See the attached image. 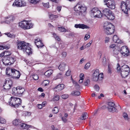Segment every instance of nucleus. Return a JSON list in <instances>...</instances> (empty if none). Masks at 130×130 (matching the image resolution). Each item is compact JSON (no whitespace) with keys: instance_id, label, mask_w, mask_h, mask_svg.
I'll return each mask as SVG.
<instances>
[{"instance_id":"1","label":"nucleus","mask_w":130,"mask_h":130,"mask_svg":"<svg viewBox=\"0 0 130 130\" xmlns=\"http://www.w3.org/2000/svg\"><path fill=\"white\" fill-rule=\"evenodd\" d=\"M86 9L87 8L85 6L78 3L74 7V10L75 11L79 12H76L75 14L78 18H81L85 15Z\"/></svg>"},{"instance_id":"2","label":"nucleus","mask_w":130,"mask_h":130,"mask_svg":"<svg viewBox=\"0 0 130 130\" xmlns=\"http://www.w3.org/2000/svg\"><path fill=\"white\" fill-rule=\"evenodd\" d=\"M29 44L24 41H19L17 43V48L25 52L28 55L32 53L31 49L29 46Z\"/></svg>"},{"instance_id":"3","label":"nucleus","mask_w":130,"mask_h":130,"mask_svg":"<svg viewBox=\"0 0 130 130\" xmlns=\"http://www.w3.org/2000/svg\"><path fill=\"white\" fill-rule=\"evenodd\" d=\"M103 27L104 31L107 34L111 35L114 33L115 29L114 26L111 23L105 22Z\"/></svg>"},{"instance_id":"4","label":"nucleus","mask_w":130,"mask_h":130,"mask_svg":"<svg viewBox=\"0 0 130 130\" xmlns=\"http://www.w3.org/2000/svg\"><path fill=\"white\" fill-rule=\"evenodd\" d=\"M9 102V105L14 107H18L21 102L22 100L20 98L11 97Z\"/></svg>"},{"instance_id":"5","label":"nucleus","mask_w":130,"mask_h":130,"mask_svg":"<svg viewBox=\"0 0 130 130\" xmlns=\"http://www.w3.org/2000/svg\"><path fill=\"white\" fill-rule=\"evenodd\" d=\"M130 69L128 66L125 64L121 67V74L123 77H127L129 74Z\"/></svg>"},{"instance_id":"6","label":"nucleus","mask_w":130,"mask_h":130,"mask_svg":"<svg viewBox=\"0 0 130 130\" xmlns=\"http://www.w3.org/2000/svg\"><path fill=\"white\" fill-rule=\"evenodd\" d=\"M15 61V59L11 57L4 56L2 59L3 63L5 66L12 64Z\"/></svg>"},{"instance_id":"7","label":"nucleus","mask_w":130,"mask_h":130,"mask_svg":"<svg viewBox=\"0 0 130 130\" xmlns=\"http://www.w3.org/2000/svg\"><path fill=\"white\" fill-rule=\"evenodd\" d=\"M102 12L109 20H112L115 19V17L113 13L108 8L104 9L103 10Z\"/></svg>"},{"instance_id":"8","label":"nucleus","mask_w":130,"mask_h":130,"mask_svg":"<svg viewBox=\"0 0 130 130\" xmlns=\"http://www.w3.org/2000/svg\"><path fill=\"white\" fill-rule=\"evenodd\" d=\"M33 25L32 24L25 21H21L19 23V26L24 29H29L32 28Z\"/></svg>"},{"instance_id":"9","label":"nucleus","mask_w":130,"mask_h":130,"mask_svg":"<svg viewBox=\"0 0 130 130\" xmlns=\"http://www.w3.org/2000/svg\"><path fill=\"white\" fill-rule=\"evenodd\" d=\"M107 7L111 9H114L115 8L116 3L114 0H104Z\"/></svg>"},{"instance_id":"10","label":"nucleus","mask_w":130,"mask_h":130,"mask_svg":"<svg viewBox=\"0 0 130 130\" xmlns=\"http://www.w3.org/2000/svg\"><path fill=\"white\" fill-rule=\"evenodd\" d=\"M108 110L110 112H115L117 111V106L115 103L112 102H109L107 103Z\"/></svg>"},{"instance_id":"11","label":"nucleus","mask_w":130,"mask_h":130,"mask_svg":"<svg viewBox=\"0 0 130 130\" xmlns=\"http://www.w3.org/2000/svg\"><path fill=\"white\" fill-rule=\"evenodd\" d=\"M26 5V3L24 0H15L12 4L13 6H15L17 7H21Z\"/></svg>"},{"instance_id":"12","label":"nucleus","mask_w":130,"mask_h":130,"mask_svg":"<svg viewBox=\"0 0 130 130\" xmlns=\"http://www.w3.org/2000/svg\"><path fill=\"white\" fill-rule=\"evenodd\" d=\"M12 81L10 79L6 80L3 86L4 89L7 90H9L12 86Z\"/></svg>"},{"instance_id":"13","label":"nucleus","mask_w":130,"mask_h":130,"mask_svg":"<svg viewBox=\"0 0 130 130\" xmlns=\"http://www.w3.org/2000/svg\"><path fill=\"white\" fill-rule=\"evenodd\" d=\"M126 3L124 1L121 2V8L122 11L126 14V16H128V9Z\"/></svg>"},{"instance_id":"14","label":"nucleus","mask_w":130,"mask_h":130,"mask_svg":"<svg viewBox=\"0 0 130 130\" xmlns=\"http://www.w3.org/2000/svg\"><path fill=\"white\" fill-rule=\"evenodd\" d=\"M120 52L121 54L125 56H127L129 55V51L126 46H123L121 47Z\"/></svg>"},{"instance_id":"15","label":"nucleus","mask_w":130,"mask_h":130,"mask_svg":"<svg viewBox=\"0 0 130 130\" xmlns=\"http://www.w3.org/2000/svg\"><path fill=\"white\" fill-rule=\"evenodd\" d=\"M99 70L98 69H96L92 75V79L94 81H97L99 80Z\"/></svg>"},{"instance_id":"16","label":"nucleus","mask_w":130,"mask_h":130,"mask_svg":"<svg viewBox=\"0 0 130 130\" xmlns=\"http://www.w3.org/2000/svg\"><path fill=\"white\" fill-rule=\"evenodd\" d=\"M65 87V86L64 84H62L56 86L55 87L53 88V89L55 91L58 92L62 90Z\"/></svg>"},{"instance_id":"17","label":"nucleus","mask_w":130,"mask_h":130,"mask_svg":"<svg viewBox=\"0 0 130 130\" xmlns=\"http://www.w3.org/2000/svg\"><path fill=\"white\" fill-rule=\"evenodd\" d=\"M35 43L38 48H41L44 46L40 39H36Z\"/></svg>"},{"instance_id":"18","label":"nucleus","mask_w":130,"mask_h":130,"mask_svg":"<svg viewBox=\"0 0 130 130\" xmlns=\"http://www.w3.org/2000/svg\"><path fill=\"white\" fill-rule=\"evenodd\" d=\"M21 75V74L20 72L15 69L14 71V73H13L12 78H13L15 79H18L19 78Z\"/></svg>"},{"instance_id":"19","label":"nucleus","mask_w":130,"mask_h":130,"mask_svg":"<svg viewBox=\"0 0 130 130\" xmlns=\"http://www.w3.org/2000/svg\"><path fill=\"white\" fill-rule=\"evenodd\" d=\"M18 94L22 95L25 91V89L20 86L17 87L16 88Z\"/></svg>"},{"instance_id":"20","label":"nucleus","mask_w":130,"mask_h":130,"mask_svg":"<svg viewBox=\"0 0 130 130\" xmlns=\"http://www.w3.org/2000/svg\"><path fill=\"white\" fill-rule=\"evenodd\" d=\"M14 69H10L8 68L6 69V74L8 76H12L13 73H14Z\"/></svg>"},{"instance_id":"21","label":"nucleus","mask_w":130,"mask_h":130,"mask_svg":"<svg viewBox=\"0 0 130 130\" xmlns=\"http://www.w3.org/2000/svg\"><path fill=\"white\" fill-rule=\"evenodd\" d=\"M113 40L114 42L117 43H119L121 42L120 40L119 39L117 36L116 35H115L113 36Z\"/></svg>"},{"instance_id":"22","label":"nucleus","mask_w":130,"mask_h":130,"mask_svg":"<svg viewBox=\"0 0 130 130\" xmlns=\"http://www.w3.org/2000/svg\"><path fill=\"white\" fill-rule=\"evenodd\" d=\"M66 64L64 63H61L58 67L60 71H63L65 68Z\"/></svg>"},{"instance_id":"23","label":"nucleus","mask_w":130,"mask_h":130,"mask_svg":"<svg viewBox=\"0 0 130 130\" xmlns=\"http://www.w3.org/2000/svg\"><path fill=\"white\" fill-rule=\"evenodd\" d=\"M96 14H94V17L96 18H101L102 17V13H101V12L98 10L96 11Z\"/></svg>"},{"instance_id":"24","label":"nucleus","mask_w":130,"mask_h":130,"mask_svg":"<svg viewBox=\"0 0 130 130\" xmlns=\"http://www.w3.org/2000/svg\"><path fill=\"white\" fill-rule=\"evenodd\" d=\"M19 126H20L21 128L23 129H28L30 127L29 125H28L24 123H22L21 122Z\"/></svg>"},{"instance_id":"25","label":"nucleus","mask_w":130,"mask_h":130,"mask_svg":"<svg viewBox=\"0 0 130 130\" xmlns=\"http://www.w3.org/2000/svg\"><path fill=\"white\" fill-rule=\"evenodd\" d=\"M53 73V71L52 70H47L44 73V75L47 77H49Z\"/></svg>"},{"instance_id":"26","label":"nucleus","mask_w":130,"mask_h":130,"mask_svg":"<svg viewBox=\"0 0 130 130\" xmlns=\"http://www.w3.org/2000/svg\"><path fill=\"white\" fill-rule=\"evenodd\" d=\"M21 122L19 120H15L13 121V123L15 125L19 126Z\"/></svg>"},{"instance_id":"27","label":"nucleus","mask_w":130,"mask_h":130,"mask_svg":"<svg viewBox=\"0 0 130 130\" xmlns=\"http://www.w3.org/2000/svg\"><path fill=\"white\" fill-rule=\"evenodd\" d=\"M119 52H120L119 50L115 48L113 51V55L116 57H118V56L117 55L119 54Z\"/></svg>"},{"instance_id":"28","label":"nucleus","mask_w":130,"mask_h":130,"mask_svg":"<svg viewBox=\"0 0 130 130\" xmlns=\"http://www.w3.org/2000/svg\"><path fill=\"white\" fill-rule=\"evenodd\" d=\"M98 10V9L97 8H94L92 9L91 11V15L93 16L94 15V14H96V11Z\"/></svg>"},{"instance_id":"29","label":"nucleus","mask_w":130,"mask_h":130,"mask_svg":"<svg viewBox=\"0 0 130 130\" xmlns=\"http://www.w3.org/2000/svg\"><path fill=\"white\" fill-rule=\"evenodd\" d=\"M60 99V96L58 95H55L52 99V100L53 101H56L59 100Z\"/></svg>"},{"instance_id":"30","label":"nucleus","mask_w":130,"mask_h":130,"mask_svg":"<svg viewBox=\"0 0 130 130\" xmlns=\"http://www.w3.org/2000/svg\"><path fill=\"white\" fill-rule=\"evenodd\" d=\"M80 93L78 91H74L72 92L71 94L73 96H78L80 95Z\"/></svg>"},{"instance_id":"31","label":"nucleus","mask_w":130,"mask_h":130,"mask_svg":"<svg viewBox=\"0 0 130 130\" xmlns=\"http://www.w3.org/2000/svg\"><path fill=\"white\" fill-rule=\"evenodd\" d=\"M3 54L4 56L9 57L8 56L11 55V53L9 51H5L2 54Z\"/></svg>"},{"instance_id":"32","label":"nucleus","mask_w":130,"mask_h":130,"mask_svg":"<svg viewBox=\"0 0 130 130\" xmlns=\"http://www.w3.org/2000/svg\"><path fill=\"white\" fill-rule=\"evenodd\" d=\"M58 29L60 32H66V29L63 27H58Z\"/></svg>"},{"instance_id":"33","label":"nucleus","mask_w":130,"mask_h":130,"mask_svg":"<svg viewBox=\"0 0 130 130\" xmlns=\"http://www.w3.org/2000/svg\"><path fill=\"white\" fill-rule=\"evenodd\" d=\"M62 73H60L57 74L56 77V79H57L58 78H61L62 77L63 75Z\"/></svg>"},{"instance_id":"34","label":"nucleus","mask_w":130,"mask_h":130,"mask_svg":"<svg viewBox=\"0 0 130 130\" xmlns=\"http://www.w3.org/2000/svg\"><path fill=\"white\" fill-rule=\"evenodd\" d=\"M39 0H28L29 3L32 4H36L39 1Z\"/></svg>"},{"instance_id":"35","label":"nucleus","mask_w":130,"mask_h":130,"mask_svg":"<svg viewBox=\"0 0 130 130\" xmlns=\"http://www.w3.org/2000/svg\"><path fill=\"white\" fill-rule=\"evenodd\" d=\"M87 115V113H84L80 117V119L82 120H85L86 118Z\"/></svg>"},{"instance_id":"36","label":"nucleus","mask_w":130,"mask_h":130,"mask_svg":"<svg viewBox=\"0 0 130 130\" xmlns=\"http://www.w3.org/2000/svg\"><path fill=\"white\" fill-rule=\"evenodd\" d=\"M89 27L88 26L85 25L84 24H80V28L82 29H84L85 28H89Z\"/></svg>"},{"instance_id":"37","label":"nucleus","mask_w":130,"mask_h":130,"mask_svg":"<svg viewBox=\"0 0 130 130\" xmlns=\"http://www.w3.org/2000/svg\"><path fill=\"white\" fill-rule=\"evenodd\" d=\"M59 111V109L57 107H54L53 110V112L55 113H57Z\"/></svg>"},{"instance_id":"38","label":"nucleus","mask_w":130,"mask_h":130,"mask_svg":"<svg viewBox=\"0 0 130 130\" xmlns=\"http://www.w3.org/2000/svg\"><path fill=\"white\" fill-rule=\"evenodd\" d=\"M90 83V80L88 79L86 80H85L84 82V85L85 86H87Z\"/></svg>"},{"instance_id":"39","label":"nucleus","mask_w":130,"mask_h":130,"mask_svg":"<svg viewBox=\"0 0 130 130\" xmlns=\"http://www.w3.org/2000/svg\"><path fill=\"white\" fill-rule=\"evenodd\" d=\"M53 35L54 36V37L56 39V40H57L58 41H59L61 39L58 36H57L56 34L54 33Z\"/></svg>"},{"instance_id":"40","label":"nucleus","mask_w":130,"mask_h":130,"mask_svg":"<svg viewBox=\"0 0 130 130\" xmlns=\"http://www.w3.org/2000/svg\"><path fill=\"white\" fill-rule=\"evenodd\" d=\"M123 116L124 118V119L125 120H126L127 121L128 120L129 118L128 117L126 113H124L123 114Z\"/></svg>"},{"instance_id":"41","label":"nucleus","mask_w":130,"mask_h":130,"mask_svg":"<svg viewBox=\"0 0 130 130\" xmlns=\"http://www.w3.org/2000/svg\"><path fill=\"white\" fill-rule=\"evenodd\" d=\"M94 88L96 91H99L100 89V87L99 85L97 84H96L94 86Z\"/></svg>"},{"instance_id":"42","label":"nucleus","mask_w":130,"mask_h":130,"mask_svg":"<svg viewBox=\"0 0 130 130\" xmlns=\"http://www.w3.org/2000/svg\"><path fill=\"white\" fill-rule=\"evenodd\" d=\"M102 63L104 66H106V59L105 57H103V59Z\"/></svg>"},{"instance_id":"43","label":"nucleus","mask_w":130,"mask_h":130,"mask_svg":"<svg viewBox=\"0 0 130 130\" xmlns=\"http://www.w3.org/2000/svg\"><path fill=\"white\" fill-rule=\"evenodd\" d=\"M5 120L0 116V123L4 124L5 123Z\"/></svg>"},{"instance_id":"44","label":"nucleus","mask_w":130,"mask_h":130,"mask_svg":"<svg viewBox=\"0 0 130 130\" xmlns=\"http://www.w3.org/2000/svg\"><path fill=\"white\" fill-rule=\"evenodd\" d=\"M103 73H99V75L98 76H99V80H101L103 78Z\"/></svg>"},{"instance_id":"45","label":"nucleus","mask_w":130,"mask_h":130,"mask_svg":"<svg viewBox=\"0 0 130 130\" xmlns=\"http://www.w3.org/2000/svg\"><path fill=\"white\" fill-rule=\"evenodd\" d=\"M42 4H43V6L45 7L46 8H49V3L47 2L45 3H42Z\"/></svg>"},{"instance_id":"46","label":"nucleus","mask_w":130,"mask_h":130,"mask_svg":"<svg viewBox=\"0 0 130 130\" xmlns=\"http://www.w3.org/2000/svg\"><path fill=\"white\" fill-rule=\"evenodd\" d=\"M90 66V64L89 63H87L85 65V68L86 69H87Z\"/></svg>"},{"instance_id":"47","label":"nucleus","mask_w":130,"mask_h":130,"mask_svg":"<svg viewBox=\"0 0 130 130\" xmlns=\"http://www.w3.org/2000/svg\"><path fill=\"white\" fill-rule=\"evenodd\" d=\"M56 16L55 15L51 14L50 16V18L51 20H54L56 18Z\"/></svg>"},{"instance_id":"48","label":"nucleus","mask_w":130,"mask_h":130,"mask_svg":"<svg viewBox=\"0 0 130 130\" xmlns=\"http://www.w3.org/2000/svg\"><path fill=\"white\" fill-rule=\"evenodd\" d=\"M68 94H64L61 96V98L64 99H66L68 97Z\"/></svg>"},{"instance_id":"49","label":"nucleus","mask_w":130,"mask_h":130,"mask_svg":"<svg viewBox=\"0 0 130 130\" xmlns=\"http://www.w3.org/2000/svg\"><path fill=\"white\" fill-rule=\"evenodd\" d=\"M43 84H44L45 86H46L48 85L49 83V81L48 80H45L43 82Z\"/></svg>"},{"instance_id":"50","label":"nucleus","mask_w":130,"mask_h":130,"mask_svg":"<svg viewBox=\"0 0 130 130\" xmlns=\"http://www.w3.org/2000/svg\"><path fill=\"white\" fill-rule=\"evenodd\" d=\"M32 77L35 80H37L39 78V77L37 75H34Z\"/></svg>"},{"instance_id":"51","label":"nucleus","mask_w":130,"mask_h":130,"mask_svg":"<svg viewBox=\"0 0 130 130\" xmlns=\"http://www.w3.org/2000/svg\"><path fill=\"white\" fill-rule=\"evenodd\" d=\"M90 37V35H89L86 34L84 38V40H86L89 39Z\"/></svg>"},{"instance_id":"52","label":"nucleus","mask_w":130,"mask_h":130,"mask_svg":"<svg viewBox=\"0 0 130 130\" xmlns=\"http://www.w3.org/2000/svg\"><path fill=\"white\" fill-rule=\"evenodd\" d=\"M71 70H68L66 73V75L67 76H69L71 74Z\"/></svg>"},{"instance_id":"53","label":"nucleus","mask_w":130,"mask_h":130,"mask_svg":"<svg viewBox=\"0 0 130 130\" xmlns=\"http://www.w3.org/2000/svg\"><path fill=\"white\" fill-rule=\"evenodd\" d=\"M108 72L109 74H110L111 73V70L110 69V67L109 65H108Z\"/></svg>"},{"instance_id":"54","label":"nucleus","mask_w":130,"mask_h":130,"mask_svg":"<svg viewBox=\"0 0 130 130\" xmlns=\"http://www.w3.org/2000/svg\"><path fill=\"white\" fill-rule=\"evenodd\" d=\"M110 39L108 37H106L105 40V43H107L109 42V41Z\"/></svg>"},{"instance_id":"55","label":"nucleus","mask_w":130,"mask_h":130,"mask_svg":"<svg viewBox=\"0 0 130 130\" xmlns=\"http://www.w3.org/2000/svg\"><path fill=\"white\" fill-rule=\"evenodd\" d=\"M10 35L9 36V37L11 38H14L15 37V35L13 34H11L10 33V34L9 35Z\"/></svg>"},{"instance_id":"56","label":"nucleus","mask_w":130,"mask_h":130,"mask_svg":"<svg viewBox=\"0 0 130 130\" xmlns=\"http://www.w3.org/2000/svg\"><path fill=\"white\" fill-rule=\"evenodd\" d=\"M61 9V6H57V9L58 10V11L59 12H60Z\"/></svg>"},{"instance_id":"57","label":"nucleus","mask_w":130,"mask_h":130,"mask_svg":"<svg viewBox=\"0 0 130 130\" xmlns=\"http://www.w3.org/2000/svg\"><path fill=\"white\" fill-rule=\"evenodd\" d=\"M63 57L64 58L67 56V53L66 52H63L62 54Z\"/></svg>"},{"instance_id":"58","label":"nucleus","mask_w":130,"mask_h":130,"mask_svg":"<svg viewBox=\"0 0 130 130\" xmlns=\"http://www.w3.org/2000/svg\"><path fill=\"white\" fill-rule=\"evenodd\" d=\"M80 79H84V74H81L80 76Z\"/></svg>"},{"instance_id":"59","label":"nucleus","mask_w":130,"mask_h":130,"mask_svg":"<svg viewBox=\"0 0 130 130\" xmlns=\"http://www.w3.org/2000/svg\"><path fill=\"white\" fill-rule=\"evenodd\" d=\"M116 45L115 44H112L111 45L109 46L110 48H113L116 46Z\"/></svg>"},{"instance_id":"60","label":"nucleus","mask_w":130,"mask_h":130,"mask_svg":"<svg viewBox=\"0 0 130 130\" xmlns=\"http://www.w3.org/2000/svg\"><path fill=\"white\" fill-rule=\"evenodd\" d=\"M80 24H75V25L74 27L76 28H80Z\"/></svg>"},{"instance_id":"61","label":"nucleus","mask_w":130,"mask_h":130,"mask_svg":"<svg viewBox=\"0 0 130 130\" xmlns=\"http://www.w3.org/2000/svg\"><path fill=\"white\" fill-rule=\"evenodd\" d=\"M62 120L64 122H66L67 121V120L66 118L64 117H62Z\"/></svg>"},{"instance_id":"62","label":"nucleus","mask_w":130,"mask_h":130,"mask_svg":"<svg viewBox=\"0 0 130 130\" xmlns=\"http://www.w3.org/2000/svg\"><path fill=\"white\" fill-rule=\"evenodd\" d=\"M117 69L118 71L120 70H121V68H120V66L118 63L117 64Z\"/></svg>"},{"instance_id":"63","label":"nucleus","mask_w":130,"mask_h":130,"mask_svg":"<svg viewBox=\"0 0 130 130\" xmlns=\"http://www.w3.org/2000/svg\"><path fill=\"white\" fill-rule=\"evenodd\" d=\"M3 48H2V50H4V49H6L7 50L9 48L7 46H3Z\"/></svg>"},{"instance_id":"64","label":"nucleus","mask_w":130,"mask_h":130,"mask_svg":"<svg viewBox=\"0 0 130 130\" xmlns=\"http://www.w3.org/2000/svg\"><path fill=\"white\" fill-rule=\"evenodd\" d=\"M75 86L76 89H78L79 87V85L76 83L75 84Z\"/></svg>"}]
</instances>
